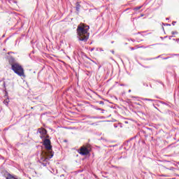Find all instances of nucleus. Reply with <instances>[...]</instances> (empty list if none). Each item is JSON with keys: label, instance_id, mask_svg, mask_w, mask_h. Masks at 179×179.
<instances>
[{"label": "nucleus", "instance_id": "nucleus-44", "mask_svg": "<svg viewBox=\"0 0 179 179\" xmlns=\"http://www.w3.org/2000/svg\"><path fill=\"white\" fill-rule=\"evenodd\" d=\"M146 85V84H144V86Z\"/></svg>", "mask_w": 179, "mask_h": 179}, {"label": "nucleus", "instance_id": "nucleus-3", "mask_svg": "<svg viewBox=\"0 0 179 179\" xmlns=\"http://www.w3.org/2000/svg\"><path fill=\"white\" fill-rule=\"evenodd\" d=\"M11 69L15 72V73L18 75V76H23V78L26 76H24V69H23V67H22V66L18 63H17V64H13Z\"/></svg>", "mask_w": 179, "mask_h": 179}, {"label": "nucleus", "instance_id": "nucleus-40", "mask_svg": "<svg viewBox=\"0 0 179 179\" xmlns=\"http://www.w3.org/2000/svg\"><path fill=\"white\" fill-rule=\"evenodd\" d=\"M62 177H64V175H62Z\"/></svg>", "mask_w": 179, "mask_h": 179}, {"label": "nucleus", "instance_id": "nucleus-19", "mask_svg": "<svg viewBox=\"0 0 179 179\" xmlns=\"http://www.w3.org/2000/svg\"><path fill=\"white\" fill-rule=\"evenodd\" d=\"M90 51H91V52L94 51V48H91V49H90Z\"/></svg>", "mask_w": 179, "mask_h": 179}, {"label": "nucleus", "instance_id": "nucleus-36", "mask_svg": "<svg viewBox=\"0 0 179 179\" xmlns=\"http://www.w3.org/2000/svg\"><path fill=\"white\" fill-rule=\"evenodd\" d=\"M90 44H93V42H91Z\"/></svg>", "mask_w": 179, "mask_h": 179}, {"label": "nucleus", "instance_id": "nucleus-42", "mask_svg": "<svg viewBox=\"0 0 179 179\" xmlns=\"http://www.w3.org/2000/svg\"><path fill=\"white\" fill-rule=\"evenodd\" d=\"M101 118H104V117H101Z\"/></svg>", "mask_w": 179, "mask_h": 179}, {"label": "nucleus", "instance_id": "nucleus-35", "mask_svg": "<svg viewBox=\"0 0 179 179\" xmlns=\"http://www.w3.org/2000/svg\"><path fill=\"white\" fill-rule=\"evenodd\" d=\"M104 113V111L103 110H102V114H103Z\"/></svg>", "mask_w": 179, "mask_h": 179}, {"label": "nucleus", "instance_id": "nucleus-45", "mask_svg": "<svg viewBox=\"0 0 179 179\" xmlns=\"http://www.w3.org/2000/svg\"><path fill=\"white\" fill-rule=\"evenodd\" d=\"M146 86L148 87V84H146Z\"/></svg>", "mask_w": 179, "mask_h": 179}, {"label": "nucleus", "instance_id": "nucleus-14", "mask_svg": "<svg viewBox=\"0 0 179 179\" xmlns=\"http://www.w3.org/2000/svg\"><path fill=\"white\" fill-rule=\"evenodd\" d=\"M95 110H99V111H106L105 110L101 109V108H95Z\"/></svg>", "mask_w": 179, "mask_h": 179}, {"label": "nucleus", "instance_id": "nucleus-22", "mask_svg": "<svg viewBox=\"0 0 179 179\" xmlns=\"http://www.w3.org/2000/svg\"><path fill=\"white\" fill-rule=\"evenodd\" d=\"M117 127H118V126H117V124H114V127H115V128H117Z\"/></svg>", "mask_w": 179, "mask_h": 179}, {"label": "nucleus", "instance_id": "nucleus-12", "mask_svg": "<svg viewBox=\"0 0 179 179\" xmlns=\"http://www.w3.org/2000/svg\"><path fill=\"white\" fill-rule=\"evenodd\" d=\"M159 103H160L161 104H164V106H169V103L163 101H158Z\"/></svg>", "mask_w": 179, "mask_h": 179}, {"label": "nucleus", "instance_id": "nucleus-7", "mask_svg": "<svg viewBox=\"0 0 179 179\" xmlns=\"http://www.w3.org/2000/svg\"><path fill=\"white\" fill-rule=\"evenodd\" d=\"M141 100H143V101H156L155 99L148 98H141Z\"/></svg>", "mask_w": 179, "mask_h": 179}, {"label": "nucleus", "instance_id": "nucleus-10", "mask_svg": "<svg viewBox=\"0 0 179 179\" xmlns=\"http://www.w3.org/2000/svg\"><path fill=\"white\" fill-rule=\"evenodd\" d=\"M135 138H136V136L131 138L127 142L124 143V145H128V142H131V141L135 139Z\"/></svg>", "mask_w": 179, "mask_h": 179}, {"label": "nucleus", "instance_id": "nucleus-23", "mask_svg": "<svg viewBox=\"0 0 179 179\" xmlns=\"http://www.w3.org/2000/svg\"><path fill=\"white\" fill-rule=\"evenodd\" d=\"M43 166H47V163H42Z\"/></svg>", "mask_w": 179, "mask_h": 179}, {"label": "nucleus", "instance_id": "nucleus-38", "mask_svg": "<svg viewBox=\"0 0 179 179\" xmlns=\"http://www.w3.org/2000/svg\"><path fill=\"white\" fill-rule=\"evenodd\" d=\"M101 51H103V49H101Z\"/></svg>", "mask_w": 179, "mask_h": 179}, {"label": "nucleus", "instance_id": "nucleus-20", "mask_svg": "<svg viewBox=\"0 0 179 179\" xmlns=\"http://www.w3.org/2000/svg\"><path fill=\"white\" fill-rule=\"evenodd\" d=\"M176 41L177 43H179V38H176Z\"/></svg>", "mask_w": 179, "mask_h": 179}, {"label": "nucleus", "instance_id": "nucleus-25", "mask_svg": "<svg viewBox=\"0 0 179 179\" xmlns=\"http://www.w3.org/2000/svg\"><path fill=\"white\" fill-rule=\"evenodd\" d=\"M143 16H145V15H143V14L141 15V17H143Z\"/></svg>", "mask_w": 179, "mask_h": 179}, {"label": "nucleus", "instance_id": "nucleus-29", "mask_svg": "<svg viewBox=\"0 0 179 179\" xmlns=\"http://www.w3.org/2000/svg\"><path fill=\"white\" fill-rule=\"evenodd\" d=\"M112 54H114V50H111Z\"/></svg>", "mask_w": 179, "mask_h": 179}, {"label": "nucleus", "instance_id": "nucleus-30", "mask_svg": "<svg viewBox=\"0 0 179 179\" xmlns=\"http://www.w3.org/2000/svg\"><path fill=\"white\" fill-rule=\"evenodd\" d=\"M64 142H68V140H64Z\"/></svg>", "mask_w": 179, "mask_h": 179}, {"label": "nucleus", "instance_id": "nucleus-28", "mask_svg": "<svg viewBox=\"0 0 179 179\" xmlns=\"http://www.w3.org/2000/svg\"><path fill=\"white\" fill-rule=\"evenodd\" d=\"M122 159V157H119V158H118V160H120V159Z\"/></svg>", "mask_w": 179, "mask_h": 179}, {"label": "nucleus", "instance_id": "nucleus-37", "mask_svg": "<svg viewBox=\"0 0 179 179\" xmlns=\"http://www.w3.org/2000/svg\"><path fill=\"white\" fill-rule=\"evenodd\" d=\"M92 125H94V123H92Z\"/></svg>", "mask_w": 179, "mask_h": 179}, {"label": "nucleus", "instance_id": "nucleus-33", "mask_svg": "<svg viewBox=\"0 0 179 179\" xmlns=\"http://www.w3.org/2000/svg\"><path fill=\"white\" fill-rule=\"evenodd\" d=\"M166 20H169V17H166Z\"/></svg>", "mask_w": 179, "mask_h": 179}, {"label": "nucleus", "instance_id": "nucleus-6", "mask_svg": "<svg viewBox=\"0 0 179 179\" xmlns=\"http://www.w3.org/2000/svg\"><path fill=\"white\" fill-rule=\"evenodd\" d=\"M8 62L10 65H11V67L13 66V65H16L17 63H16V59L13 57H10L8 58Z\"/></svg>", "mask_w": 179, "mask_h": 179}, {"label": "nucleus", "instance_id": "nucleus-27", "mask_svg": "<svg viewBox=\"0 0 179 179\" xmlns=\"http://www.w3.org/2000/svg\"><path fill=\"white\" fill-rule=\"evenodd\" d=\"M157 58H160V56L155 57V59H157Z\"/></svg>", "mask_w": 179, "mask_h": 179}, {"label": "nucleus", "instance_id": "nucleus-24", "mask_svg": "<svg viewBox=\"0 0 179 179\" xmlns=\"http://www.w3.org/2000/svg\"><path fill=\"white\" fill-rule=\"evenodd\" d=\"M165 25H166V26H171V24H166Z\"/></svg>", "mask_w": 179, "mask_h": 179}, {"label": "nucleus", "instance_id": "nucleus-17", "mask_svg": "<svg viewBox=\"0 0 179 179\" xmlns=\"http://www.w3.org/2000/svg\"><path fill=\"white\" fill-rule=\"evenodd\" d=\"M176 23H177V22L173 21V22H172L173 26H174Z\"/></svg>", "mask_w": 179, "mask_h": 179}, {"label": "nucleus", "instance_id": "nucleus-15", "mask_svg": "<svg viewBox=\"0 0 179 179\" xmlns=\"http://www.w3.org/2000/svg\"><path fill=\"white\" fill-rule=\"evenodd\" d=\"M149 47H150V45H148L146 47L142 45V46L140 47V48H149Z\"/></svg>", "mask_w": 179, "mask_h": 179}, {"label": "nucleus", "instance_id": "nucleus-31", "mask_svg": "<svg viewBox=\"0 0 179 179\" xmlns=\"http://www.w3.org/2000/svg\"><path fill=\"white\" fill-rule=\"evenodd\" d=\"M111 44H114V41H111Z\"/></svg>", "mask_w": 179, "mask_h": 179}, {"label": "nucleus", "instance_id": "nucleus-39", "mask_svg": "<svg viewBox=\"0 0 179 179\" xmlns=\"http://www.w3.org/2000/svg\"><path fill=\"white\" fill-rule=\"evenodd\" d=\"M164 59H167V57H166V58H164Z\"/></svg>", "mask_w": 179, "mask_h": 179}, {"label": "nucleus", "instance_id": "nucleus-5", "mask_svg": "<svg viewBox=\"0 0 179 179\" xmlns=\"http://www.w3.org/2000/svg\"><path fill=\"white\" fill-rule=\"evenodd\" d=\"M3 176L5 177L6 179H17V178H15L12 174L9 173L7 171H3Z\"/></svg>", "mask_w": 179, "mask_h": 179}, {"label": "nucleus", "instance_id": "nucleus-4", "mask_svg": "<svg viewBox=\"0 0 179 179\" xmlns=\"http://www.w3.org/2000/svg\"><path fill=\"white\" fill-rule=\"evenodd\" d=\"M78 152L80 153V155H82V156H86L89 155V153H90V151L89 150V148H87V147L83 146L80 148Z\"/></svg>", "mask_w": 179, "mask_h": 179}, {"label": "nucleus", "instance_id": "nucleus-13", "mask_svg": "<svg viewBox=\"0 0 179 179\" xmlns=\"http://www.w3.org/2000/svg\"><path fill=\"white\" fill-rule=\"evenodd\" d=\"M87 118L94 119V120H97V118H99V117H96V116H87Z\"/></svg>", "mask_w": 179, "mask_h": 179}, {"label": "nucleus", "instance_id": "nucleus-2", "mask_svg": "<svg viewBox=\"0 0 179 179\" xmlns=\"http://www.w3.org/2000/svg\"><path fill=\"white\" fill-rule=\"evenodd\" d=\"M89 29H90V27L84 23H80L78 25L76 31L78 41H83V43L87 42L90 36V34L88 32Z\"/></svg>", "mask_w": 179, "mask_h": 179}, {"label": "nucleus", "instance_id": "nucleus-34", "mask_svg": "<svg viewBox=\"0 0 179 179\" xmlns=\"http://www.w3.org/2000/svg\"><path fill=\"white\" fill-rule=\"evenodd\" d=\"M100 68H101V66H99V69H100Z\"/></svg>", "mask_w": 179, "mask_h": 179}, {"label": "nucleus", "instance_id": "nucleus-26", "mask_svg": "<svg viewBox=\"0 0 179 179\" xmlns=\"http://www.w3.org/2000/svg\"><path fill=\"white\" fill-rule=\"evenodd\" d=\"M131 50L134 51V50H135V48H131Z\"/></svg>", "mask_w": 179, "mask_h": 179}, {"label": "nucleus", "instance_id": "nucleus-41", "mask_svg": "<svg viewBox=\"0 0 179 179\" xmlns=\"http://www.w3.org/2000/svg\"><path fill=\"white\" fill-rule=\"evenodd\" d=\"M155 45V44H152V45Z\"/></svg>", "mask_w": 179, "mask_h": 179}, {"label": "nucleus", "instance_id": "nucleus-16", "mask_svg": "<svg viewBox=\"0 0 179 179\" xmlns=\"http://www.w3.org/2000/svg\"><path fill=\"white\" fill-rule=\"evenodd\" d=\"M171 34H178V32L177 31H172Z\"/></svg>", "mask_w": 179, "mask_h": 179}, {"label": "nucleus", "instance_id": "nucleus-11", "mask_svg": "<svg viewBox=\"0 0 179 179\" xmlns=\"http://www.w3.org/2000/svg\"><path fill=\"white\" fill-rule=\"evenodd\" d=\"M3 103L6 105V106H8V104H9V99H5L3 101Z\"/></svg>", "mask_w": 179, "mask_h": 179}, {"label": "nucleus", "instance_id": "nucleus-21", "mask_svg": "<svg viewBox=\"0 0 179 179\" xmlns=\"http://www.w3.org/2000/svg\"><path fill=\"white\" fill-rule=\"evenodd\" d=\"M152 106H154L155 108H156L157 110H159V109L157 108V107L155 106V103H153Z\"/></svg>", "mask_w": 179, "mask_h": 179}, {"label": "nucleus", "instance_id": "nucleus-18", "mask_svg": "<svg viewBox=\"0 0 179 179\" xmlns=\"http://www.w3.org/2000/svg\"><path fill=\"white\" fill-rule=\"evenodd\" d=\"M99 104H104V101H99Z\"/></svg>", "mask_w": 179, "mask_h": 179}, {"label": "nucleus", "instance_id": "nucleus-1", "mask_svg": "<svg viewBox=\"0 0 179 179\" xmlns=\"http://www.w3.org/2000/svg\"><path fill=\"white\" fill-rule=\"evenodd\" d=\"M38 134H41L40 138L43 141V145L45 146V149L47 151H42L40 155V163H43V162H47L48 159H52L54 156V152L52 151V145H51V141L47 138H48V135L47 134V129L44 128L38 129Z\"/></svg>", "mask_w": 179, "mask_h": 179}, {"label": "nucleus", "instance_id": "nucleus-8", "mask_svg": "<svg viewBox=\"0 0 179 179\" xmlns=\"http://www.w3.org/2000/svg\"><path fill=\"white\" fill-rule=\"evenodd\" d=\"M76 10H77V12H79V10H80V4H79L78 3H76Z\"/></svg>", "mask_w": 179, "mask_h": 179}, {"label": "nucleus", "instance_id": "nucleus-43", "mask_svg": "<svg viewBox=\"0 0 179 179\" xmlns=\"http://www.w3.org/2000/svg\"><path fill=\"white\" fill-rule=\"evenodd\" d=\"M146 85V84H144V86Z\"/></svg>", "mask_w": 179, "mask_h": 179}, {"label": "nucleus", "instance_id": "nucleus-32", "mask_svg": "<svg viewBox=\"0 0 179 179\" xmlns=\"http://www.w3.org/2000/svg\"><path fill=\"white\" fill-rule=\"evenodd\" d=\"M129 93H131V90H129Z\"/></svg>", "mask_w": 179, "mask_h": 179}, {"label": "nucleus", "instance_id": "nucleus-9", "mask_svg": "<svg viewBox=\"0 0 179 179\" xmlns=\"http://www.w3.org/2000/svg\"><path fill=\"white\" fill-rule=\"evenodd\" d=\"M143 8V6H137L133 8L134 10H139V9H142Z\"/></svg>", "mask_w": 179, "mask_h": 179}]
</instances>
